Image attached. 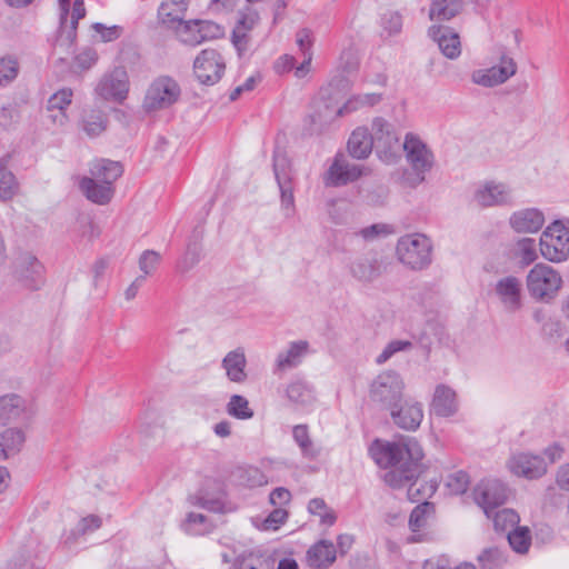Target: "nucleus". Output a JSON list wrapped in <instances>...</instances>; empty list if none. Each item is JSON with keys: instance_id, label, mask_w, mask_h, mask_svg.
<instances>
[{"instance_id": "nucleus-1", "label": "nucleus", "mask_w": 569, "mask_h": 569, "mask_svg": "<svg viewBox=\"0 0 569 569\" xmlns=\"http://www.w3.org/2000/svg\"><path fill=\"white\" fill-rule=\"evenodd\" d=\"M369 455L379 467L388 469L383 480L395 489L416 477L418 463L423 458L421 446L412 438L399 442L375 440L369 447Z\"/></svg>"}, {"instance_id": "nucleus-2", "label": "nucleus", "mask_w": 569, "mask_h": 569, "mask_svg": "<svg viewBox=\"0 0 569 569\" xmlns=\"http://www.w3.org/2000/svg\"><path fill=\"white\" fill-rule=\"evenodd\" d=\"M84 2H59V32L53 44V53L61 61H67L74 53L77 26L84 18Z\"/></svg>"}, {"instance_id": "nucleus-3", "label": "nucleus", "mask_w": 569, "mask_h": 569, "mask_svg": "<svg viewBox=\"0 0 569 569\" xmlns=\"http://www.w3.org/2000/svg\"><path fill=\"white\" fill-rule=\"evenodd\" d=\"M562 283L560 272L545 262L536 263L526 276V288L538 302H551L558 296Z\"/></svg>"}, {"instance_id": "nucleus-4", "label": "nucleus", "mask_w": 569, "mask_h": 569, "mask_svg": "<svg viewBox=\"0 0 569 569\" xmlns=\"http://www.w3.org/2000/svg\"><path fill=\"white\" fill-rule=\"evenodd\" d=\"M471 202L480 209L511 207L516 202L512 186L500 179H485L473 186Z\"/></svg>"}, {"instance_id": "nucleus-5", "label": "nucleus", "mask_w": 569, "mask_h": 569, "mask_svg": "<svg viewBox=\"0 0 569 569\" xmlns=\"http://www.w3.org/2000/svg\"><path fill=\"white\" fill-rule=\"evenodd\" d=\"M541 256L553 263L569 259V220L559 219L551 222L541 233Z\"/></svg>"}, {"instance_id": "nucleus-6", "label": "nucleus", "mask_w": 569, "mask_h": 569, "mask_svg": "<svg viewBox=\"0 0 569 569\" xmlns=\"http://www.w3.org/2000/svg\"><path fill=\"white\" fill-rule=\"evenodd\" d=\"M432 243L422 233H409L399 238L396 253L401 263L412 270H421L431 262Z\"/></svg>"}, {"instance_id": "nucleus-7", "label": "nucleus", "mask_w": 569, "mask_h": 569, "mask_svg": "<svg viewBox=\"0 0 569 569\" xmlns=\"http://www.w3.org/2000/svg\"><path fill=\"white\" fill-rule=\"evenodd\" d=\"M181 94L178 82L168 76L156 78L147 89L142 107L147 112L164 110L174 104Z\"/></svg>"}, {"instance_id": "nucleus-8", "label": "nucleus", "mask_w": 569, "mask_h": 569, "mask_svg": "<svg viewBox=\"0 0 569 569\" xmlns=\"http://www.w3.org/2000/svg\"><path fill=\"white\" fill-rule=\"evenodd\" d=\"M498 63L489 68L476 69L471 72L473 84L483 88H493L506 83L517 72V63L505 48H498Z\"/></svg>"}, {"instance_id": "nucleus-9", "label": "nucleus", "mask_w": 569, "mask_h": 569, "mask_svg": "<svg viewBox=\"0 0 569 569\" xmlns=\"http://www.w3.org/2000/svg\"><path fill=\"white\" fill-rule=\"evenodd\" d=\"M405 381L402 377L392 370L378 375L370 385L369 395L372 401L393 409L402 398Z\"/></svg>"}, {"instance_id": "nucleus-10", "label": "nucleus", "mask_w": 569, "mask_h": 569, "mask_svg": "<svg viewBox=\"0 0 569 569\" xmlns=\"http://www.w3.org/2000/svg\"><path fill=\"white\" fill-rule=\"evenodd\" d=\"M406 160L410 166L415 180L421 183L435 164V156L428 144L417 134L407 133L403 141Z\"/></svg>"}, {"instance_id": "nucleus-11", "label": "nucleus", "mask_w": 569, "mask_h": 569, "mask_svg": "<svg viewBox=\"0 0 569 569\" xmlns=\"http://www.w3.org/2000/svg\"><path fill=\"white\" fill-rule=\"evenodd\" d=\"M492 296L501 309L509 315L521 311L525 306L522 281L513 274L497 279L492 287Z\"/></svg>"}, {"instance_id": "nucleus-12", "label": "nucleus", "mask_w": 569, "mask_h": 569, "mask_svg": "<svg viewBox=\"0 0 569 569\" xmlns=\"http://www.w3.org/2000/svg\"><path fill=\"white\" fill-rule=\"evenodd\" d=\"M223 28L210 20L191 19L178 24L174 36L179 42L189 47H197L202 42L221 38Z\"/></svg>"}, {"instance_id": "nucleus-13", "label": "nucleus", "mask_w": 569, "mask_h": 569, "mask_svg": "<svg viewBox=\"0 0 569 569\" xmlns=\"http://www.w3.org/2000/svg\"><path fill=\"white\" fill-rule=\"evenodd\" d=\"M273 173L280 191L281 210L286 218H291L296 212L291 163L280 150L273 154Z\"/></svg>"}, {"instance_id": "nucleus-14", "label": "nucleus", "mask_w": 569, "mask_h": 569, "mask_svg": "<svg viewBox=\"0 0 569 569\" xmlns=\"http://www.w3.org/2000/svg\"><path fill=\"white\" fill-rule=\"evenodd\" d=\"M373 146L378 157L386 163H393L398 158L399 137L391 123L377 117L371 123Z\"/></svg>"}, {"instance_id": "nucleus-15", "label": "nucleus", "mask_w": 569, "mask_h": 569, "mask_svg": "<svg viewBox=\"0 0 569 569\" xmlns=\"http://www.w3.org/2000/svg\"><path fill=\"white\" fill-rule=\"evenodd\" d=\"M224 70V57L217 49H203L194 58L193 73L202 84L213 86L222 78Z\"/></svg>"}, {"instance_id": "nucleus-16", "label": "nucleus", "mask_w": 569, "mask_h": 569, "mask_svg": "<svg viewBox=\"0 0 569 569\" xmlns=\"http://www.w3.org/2000/svg\"><path fill=\"white\" fill-rule=\"evenodd\" d=\"M129 87L127 70L123 67H116L100 78L94 92L103 100L122 102L128 97Z\"/></svg>"}, {"instance_id": "nucleus-17", "label": "nucleus", "mask_w": 569, "mask_h": 569, "mask_svg": "<svg viewBox=\"0 0 569 569\" xmlns=\"http://www.w3.org/2000/svg\"><path fill=\"white\" fill-rule=\"evenodd\" d=\"M507 469L516 477L536 480L548 471L545 458L530 451H518L510 456Z\"/></svg>"}, {"instance_id": "nucleus-18", "label": "nucleus", "mask_w": 569, "mask_h": 569, "mask_svg": "<svg viewBox=\"0 0 569 569\" xmlns=\"http://www.w3.org/2000/svg\"><path fill=\"white\" fill-rule=\"evenodd\" d=\"M473 497L485 515L491 518L493 510L506 501L507 488L496 479L482 480L476 486Z\"/></svg>"}, {"instance_id": "nucleus-19", "label": "nucleus", "mask_w": 569, "mask_h": 569, "mask_svg": "<svg viewBox=\"0 0 569 569\" xmlns=\"http://www.w3.org/2000/svg\"><path fill=\"white\" fill-rule=\"evenodd\" d=\"M363 174V167L350 163L346 156L337 153L323 176L327 187H341L356 181Z\"/></svg>"}, {"instance_id": "nucleus-20", "label": "nucleus", "mask_w": 569, "mask_h": 569, "mask_svg": "<svg viewBox=\"0 0 569 569\" xmlns=\"http://www.w3.org/2000/svg\"><path fill=\"white\" fill-rule=\"evenodd\" d=\"M458 410L459 401L456 390L445 383L437 385L430 403V412L438 417L449 418L455 416Z\"/></svg>"}, {"instance_id": "nucleus-21", "label": "nucleus", "mask_w": 569, "mask_h": 569, "mask_svg": "<svg viewBox=\"0 0 569 569\" xmlns=\"http://www.w3.org/2000/svg\"><path fill=\"white\" fill-rule=\"evenodd\" d=\"M545 221V213L538 208L519 209L509 217V226L518 233H536Z\"/></svg>"}, {"instance_id": "nucleus-22", "label": "nucleus", "mask_w": 569, "mask_h": 569, "mask_svg": "<svg viewBox=\"0 0 569 569\" xmlns=\"http://www.w3.org/2000/svg\"><path fill=\"white\" fill-rule=\"evenodd\" d=\"M258 21V16L251 7L239 11L236 26L232 31L231 42L239 54L246 52L250 44V31Z\"/></svg>"}, {"instance_id": "nucleus-23", "label": "nucleus", "mask_w": 569, "mask_h": 569, "mask_svg": "<svg viewBox=\"0 0 569 569\" xmlns=\"http://www.w3.org/2000/svg\"><path fill=\"white\" fill-rule=\"evenodd\" d=\"M428 34L448 59L455 60L461 54L460 37L452 29L435 24L429 28Z\"/></svg>"}, {"instance_id": "nucleus-24", "label": "nucleus", "mask_w": 569, "mask_h": 569, "mask_svg": "<svg viewBox=\"0 0 569 569\" xmlns=\"http://www.w3.org/2000/svg\"><path fill=\"white\" fill-rule=\"evenodd\" d=\"M31 412L26 400L14 393L0 397V423L29 420Z\"/></svg>"}, {"instance_id": "nucleus-25", "label": "nucleus", "mask_w": 569, "mask_h": 569, "mask_svg": "<svg viewBox=\"0 0 569 569\" xmlns=\"http://www.w3.org/2000/svg\"><path fill=\"white\" fill-rule=\"evenodd\" d=\"M393 422L401 429L415 431L423 419L422 405L412 399L405 401L399 409L391 410Z\"/></svg>"}, {"instance_id": "nucleus-26", "label": "nucleus", "mask_w": 569, "mask_h": 569, "mask_svg": "<svg viewBox=\"0 0 569 569\" xmlns=\"http://www.w3.org/2000/svg\"><path fill=\"white\" fill-rule=\"evenodd\" d=\"M349 271L356 280L369 283L381 276V262L375 254H363L350 262Z\"/></svg>"}, {"instance_id": "nucleus-27", "label": "nucleus", "mask_w": 569, "mask_h": 569, "mask_svg": "<svg viewBox=\"0 0 569 569\" xmlns=\"http://www.w3.org/2000/svg\"><path fill=\"white\" fill-rule=\"evenodd\" d=\"M72 97V90L63 88L48 99L47 112L54 126L63 127L68 122L67 108L71 104Z\"/></svg>"}, {"instance_id": "nucleus-28", "label": "nucleus", "mask_w": 569, "mask_h": 569, "mask_svg": "<svg viewBox=\"0 0 569 569\" xmlns=\"http://www.w3.org/2000/svg\"><path fill=\"white\" fill-rule=\"evenodd\" d=\"M288 401L296 408L309 409L316 402L313 386L305 379H293L286 388Z\"/></svg>"}, {"instance_id": "nucleus-29", "label": "nucleus", "mask_w": 569, "mask_h": 569, "mask_svg": "<svg viewBox=\"0 0 569 569\" xmlns=\"http://www.w3.org/2000/svg\"><path fill=\"white\" fill-rule=\"evenodd\" d=\"M306 559L312 569H328L337 559L336 547L329 540H319L308 549Z\"/></svg>"}, {"instance_id": "nucleus-30", "label": "nucleus", "mask_w": 569, "mask_h": 569, "mask_svg": "<svg viewBox=\"0 0 569 569\" xmlns=\"http://www.w3.org/2000/svg\"><path fill=\"white\" fill-rule=\"evenodd\" d=\"M221 367L228 380L234 383H243L248 379L247 358L242 348L229 351L221 361Z\"/></svg>"}, {"instance_id": "nucleus-31", "label": "nucleus", "mask_w": 569, "mask_h": 569, "mask_svg": "<svg viewBox=\"0 0 569 569\" xmlns=\"http://www.w3.org/2000/svg\"><path fill=\"white\" fill-rule=\"evenodd\" d=\"M309 353V343L305 340L292 341L288 347L278 353L276 369L286 371L298 367Z\"/></svg>"}, {"instance_id": "nucleus-32", "label": "nucleus", "mask_w": 569, "mask_h": 569, "mask_svg": "<svg viewBox=\"0 0 569 569\" xmlns=\"http://www.w3.org/2000/svg\"><path fill=\"white\" fill-rule=\"evenodd\" d=\"M79 188L88 200L101 206L109 203L114 194L113 186L90 177L81 178Z\"/></svg>"}, {"instance_id": "nucleus-33", "label": "nucleus", "mask_w": 569, "mask_h": 569, "mask_svg": "<svg viewBox=\"0 0 569 569\" xmlns=\"http://www.w3.org/2000/svg\"><path fill=\"white\" fill-rule=\"evenodd\" d=\"M123 168L120 162L108 159H99L90 166V178L113 186L122 176Z\"/></svg>"}, {"instance_id": "nucleus-34", "label": "nucleus", "mask_w": 569, "mask_h": 569, "mask_svg": "<svg viewBox=\"0 0 569 569\" xmlns=\"http://www.w3.org/2000/svg\"><path fill=\"white\" fill-rule=\"evenodd\" d=\"M187 2H161L158 9V17L161 24L172 30L178 29V24L186 20Z\"/></svg>"}, {"instance_id": "nucleus-35", "label": "nucleus", "mask_w": 569, "mask_h": 569, "mask_svg": "<svg viewBox=\"0 0 569 569\" xmlns=\"http://www.w3.org/2000/svg\"><path fill=\"white\" fill-rule=\"evenodd\" d=\"M373 149V138L366 127L356 128L349 140L348 151L352 158L366 159Z\"/></svg>"}, {"instance_id": "nucleus-36", "label": "nucleus", "mask_w": 569, "mask_h": 569, "mask_svg": "<svg viewBox=\"0 0 569 569\" xmlns=\"http://www.w3.org/2000/svg\"><path fill=\"white\" fill-rule=\"evenodd\" d=\"M296 43L303 56L302 62L297 66L295 76L298 79L305 78L311 69L313 37L309 29H301L296 34Z\"/></svg>"}, {"instance_id": "nucleus-37", "label": "nucleus", "mask_w": 569, "mask_h": 569, "mask_svg": "<svg viewBox=\"0 0 569 569\" xmlns=\"http://www.w3.org/2000/svg\"><path fill=\"white\" fill-rule=\"evenodd\" d=\"M345 113H348L345 104L342 107H332L325 102L316 104L315 112L310 116L313 126L312 130L321 132L329 123Z\"/></svg>"}, {"instance_id": "nucleus-38", "label": "nucleus", "mask_w": 569, "mask_h": 569, "mask_svg": "<svg viewBox=\"0 0 569 569\" xmlns=\"http://www.w3.org/2000/svg\"><path fill=\"white\" fill-rule=\"evenodd\" d=\"M26 437L22 430L9 428L0 435V452L7 458L20 451Z\"/></svg>"}, {"instance_id": "nucleus-39", "label": "nucleus", "mask_w": 569, "mask_h": 569, "mask_svg": "<svg viewBox=\"0 0 569 569\" xmlns=\"http://www.w3.org/2000/svg\"><path fill=\"white\" fill-rule=\"evenodd\" d=\"M20 184L16 176L0 160V201H9L19 193Z\"/></svg>"}, {"instance_id": "nucleus-40", "label": "nucleus", "mask_w": 569, "mask_h": 569, "mask_svg": "<svg viewBox=\"0 0 569 569\" xmlns=\"http://www.w3.org/2000/svg\"><path fill=\"white\" fill-rule=\"evenodd\" d=\"M23 279L31 289H39L43 283V266L32 256L23 259Z\"/></svg>"}, {"instance_id": "nucleus-41", "label": "nucleus", "mask_w": 569, "mask_h": 569, "mask_svg": "<svg viewBox=\"0 0 569 569\" xmlns=\"http://www.w3.org/2000/svg\"><path fill=\"white\" fill-rule=\"evenodd\" d=\"M292 437L301 450L303 457L315 459L319 455V449L310 438L307 425H297L293 427Z\"/></svg>"}, {"instance_id": "nucleus-42", "label": "nucleus", "mask_w": 569, "mask_h": 569, "mask_svg": "<svg viewBox=\"0 0 569 569\" xmlns=\"http://www.w3.org/2000/svg\"><path fill=\"white\" fill-rule=\"evenodd\" d=\"M226 411L229 416L239 420H249L254 415L253 410L250 408L248 399L241 395H232L229 398Z\"/></svg>"}, {"instance_id": "nucleus-43", "label": "nucleus", "mask_w": 569, "mask_h": 569, "mask_svg": "<svg viewBox=\"0 0 569 569\" xmlns=\"http://www.w3.org/2000/svg\"><path fill=\"white\" fill-rule=\"evenodd\" d=\"M234 478L239 485L248 488L261 487L268 482L266 475L256 467L239 468Z\"/></svg>"}, {"instance_id": "nucleus-44", "label": "nucleus", "mask_w": 569, "mask_h": 569, "mask_svg": "<svg viewBox=\"0 0 569 569\" xmlns=\"http://www.w3.org/2000/svg\"><path fill=\"white\" fill-rule=\"evenodd\" d=\"M461 2H431L429 18L431 21L442 22L456 17L461 10Z\"/></svg>"}, {"instance_id": "nucleus-45", "label": "nucleus", "mask_w": 569, "mask_h": 569, "mask_svg": "<svg viewBox=\"0 0 569 569\" xmlns=\"http://www.w3.org/2000/svg\"><path fill=\"white\" fill-rule=\"evenodd\" d=\"M477 559L481 569H501L507 562L505 552L497 547L482 550Z\"/></svg>"}, {"instance_id": "nucleus-46", "label": "nucleus", "mask_w": 569, "mask_h": 569, "mask_svg": "<svg viewBox=\"0 0 569 569\" xmlns=\"http://www.w3.org/2000/svg\"><path fill=\"white\" fill-rule=\"evenodd\" d=\"M308 511L310 515L319 517L322 526L331 527L337 520L336 512L321 498L311 499L308 503Z\"/></svg>"}, {"instance_id": "nucleus-47", "label": "nucleus", "mask_w": 569, "mask_h": 569, "mask_svg": "<svg viewBox=\"0 0 569 569\" xmlns=\"http://www.w3.org/2000/svg\"><path fill=\"white\" fill-rule=\"evenodd\" d=\"M491 517L493 519V526L496 530L509 532L516 527H519L518 523L520 521V517L512 509L503 508L498 511L493 510Z\"/></svg>"}, {"instance_id": "nucleus-48", "label": "nucleus", "mask_w": 569, "mask_h": 569, "mask_svg": "<svg viewBox=\"0 0 569 569\" xmlns=\"http://www.w3.org/2000/svg\"><path fill=\"white\" fill-rule=\"evenodd\" d=\"M515 256L519 259L521 267L533 263L538 258L536 241L531 238L518 240L515 247Z\"/></svg>"}, {"instance_id": "nucleus-49", "label": "nucleus", "mask_w": 569, "mask_h": 569, "mask_svg": "<svg viewBox=\"0 0 569 569\" xmlns=\"http://www.w3.org/2000/svg\"><path fill=\"white\" fill-rule=\"evenodd\" d=\"M20 64L16 57H0V88L8 87L19 74Z\"/></svg>"}, {"instance_id": "nucleus-50", "label": "nucleus", "mask_w": 569, "mask_h": 569, "mask_svg": "<svg viewBox=\"0 0 569 569\" xmlns=\"http://www.w3.org/2000/svg\"><path fill=\"white\" fill-rule=\"evenodd\" d=\"M510 547L518 553H526L531 545V535L528 527H516L508 532Z\"/></svg>"}, {"instance_id": "nucleus-51", "label": "nucleus", "mask_w": 569, "mask_h": 569, "mask_svg": "<svg viewBox=\"0 0 569 569\" xmlns=\"http://www.w3.org/2000/svg\"><path fill=\"white\" fill-rule=\"evenodd\" d=\"M183 529L189 535L201 536L210 531L211 522L202 513L190 512L187 516Z\"/></svg>"}, {"instance_id": "nucleus-52", "label": "nucleus", "mask_w": 569, "mask_h": 569, "mask_svg": "<svg viewBox=\"0 0 569 569\" xmlns=\"http://www.w3.org/2000/svg\"><path fill=\"white\" fill-rule=\"evenodd\" d=\"M383 94L381 92L360 93L352 96L346 103L345 109L351 112L365 107H373L381 102Z\"/></svg>"}, {"instance_id": "nucleus-53", "label": "nucleus", "mask_w": 569, "mask_h": 569, "mask_svg": "<svg viewBox=\"0 0 569 569\" xmlns=\"http://www.w3.org/2000/svg\"><path fill=\"white\" fill-rule=\"evenodd\" d=\"M433 511V506L429 502L418 505L409 518V527L412 532H418L427 525L428 517Z\"/></svg>"}, {"instance_id": "nucleus-54", "label": "nucleus", "mask_w": 569, "mask_h": 569, "mask_svg": "<svg viewBox=\"0 0 569 569\" xmlns=\"http://www.w3.org/2000/svg\"><path fill=\"white\" fill-rule=\"evenodd\" d=\"M82 129L89 137H97L106 130V116L102 112H91L82 121Z\"/></svg>"}, {"instance_id": "nucleus-55", "label": "nucleus", "mask_w": 569, "mask_h": 569, "mask_svg": "<svg viewBox=\"0 0 569 569\" xmlns=\"http://www.w3.org/2000/svg\"><path fill=\"white\" fill-rule=\"evenodd\" d=\"M380 24L383 37H392L400 33L402 29V18L398 12H386L381 16Z\"/></svg>"}, {"instance_id": "nucleus-56", "label": "nucleus", "mask_w": 569, "mask_h": 569, "mask_svg": "<svg viewBox=\"0 0 569 569\" xmlns=\"http://www.w3.org/2000/svg\"><path fill=\"white\" fill-rule=\"evenodd\" d=\"M446 486L450 493L462 495L469 486V477L465 471H456L447 477Z\"/></svg>"}, {"instance_id": "nucleus-57", "label": "nucleus", "mask_w": 569, "mask_h": 569, "mask_svg": "<svg viewBox=\"0 0 569 569\" xmlns=\"http://www.w3.org/2000/svg\"><path fill=\"white\" fill-rule=\"evenodd\" d=\"M412 348V342L409 340H392L390 341L381 353L377 357L376 362L382 365L387 362L393 355L399 351H406Z\"/></svg>"}, {"instance_id": "nucleus-58", "label": "nucleus", "mask_w": 569, "mask_h": 569, "mask_svg": "<svg viewBox=\"0 0 569 569\" xmlns=\"http://www.w3.org/2000/svg\"><path fill=\"white\" fill-rule=\"evenodd\" d=\"M160 263V254L153 250H146L141 253L139 258V269L142 272L141 276L152 274L158 264Z\"/></svg>"}, {"instance_id": "nucleus-59", "label": "nucleus", "mask_w": 569, "mask_h": 569, "mask_svg": "<svg viewBox=\"0 0 569 569\" xmlns=\"http://www.w3.org/2000/svg\"><path fill=\"white\" fill-rule=\"evenodd\" d=\"M98 56L92 48H84L73 58V68L79 70H88L96 64Z\"/></svg>"}, {"instance_id": "nucleus-60", "label": "nucleus", "mask_w": 569, "mask_h": 569, "mask_svg": "<svg viewBox=\"0 0 569 569\" xmlns=\"http://www.w3.org/2000/svg\"><path fill=\"white\" fill-rule=\"evenodd\" d=\"M392 232V229L389 224L386 223H375L369 227L362 228L359 231V234L367 241H373L376 239L386 237Z\"/></svg>"}, {"instance_id": "nucleus-61", "label": "nucleus", "mask_w": 569, "mask_h": 569, "mask_svg": "<svg viewBox=\"0 0 569 569\" xmlns=\"http://www.w3.org/2000/svg\"><path fill=\"white\" fill-rule=\"evenodd\" d=\"M288 518V512L284 508H277L269 513L263 521L264 530H277Z\"/></svg>"}, {"instance_id": "nucleus-62", "label": "nucleus", "mask_w": 569, "mask_h": 569, "mask_svg": "<svg viewBox=\"0 0 569 569\" xmlns=\"http://www.w3.org/2000/svg\"><path fill=\"white\" fill-rule=\"evenodd\" d=\"M101 526V519L98 517V516H88V517H84L82 518L77 527H76V532L78 535H87V533H90L97 529H99Z\"/></svg>"}, {"instance_id": "nucleus-63", "label": "nucleus", "mask_w": 569, "mask_h": 569, "mask_svg": "<svg viewBox=\"0 0 569 569\" xmlns=\"http://www.w3.org/2000/svg\"><path fill=\"white\" fill-rule=\"evenodd\" d=\"M93 29L100 33L101 39L104 42L113 41L121 34V28L118 26L106 27L102 23H94Z\"/></svg>"}, {"instance_id": "nucleus-64", "label": "nucleus", "mask_w": 569, "mask_h": 569, "mask_svg": "<svg viewBox=\"0 0 569 569\" xmlns=\"http://www.w3.org/2000/svg\"><path fill=\"white\" fill-rule=\"evenodd\" d=\"M358 66V58L352 48L345 49L340 54V68L345 71L353 70Z\"/></svg>"}]
</instances>
